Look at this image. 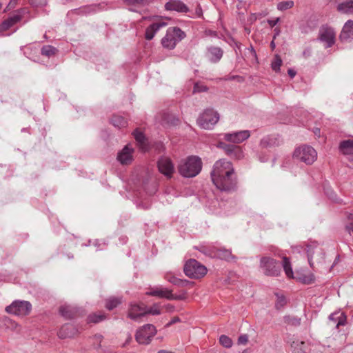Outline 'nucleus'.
<instances>
[{
    "label": "nucleus",
    "instance_id": "obj_1",
    "mask_svg": "<svg viewBox=\"0 0 353 353\" xmlns=\"http://www.w3.org/2000/svg\"><path fill=\"white\" fill-rule=\"evenodd\" d=\"M179 172L186 178H192L198 175L202 169L201 159L196 156H190L180 161Z\"/></svg>",
    "mask_w": 353,
    "mask_h": 353
},
{
    "label": "nucleus",
    "instance_id": "obj_2",
    "mask_svg": "<svg viewBox=\"0 0 353 353\" xmlns=\"http://www.w3.org/2000/svg\"><path fill=\"white\" fill-rule=\"evenodd\" d=\"M186 37V34L178 27H170L166 31L165 35L161 39V44L163 48L173 50L176 43L180 42Z\"/></svg>",
    "mask_w": 353,
    "mask_h": 353
},
{
    "label": "nucleus",
    "instance_id": "obj_3",
    "mask_svg": "<svg viewBox=\"0 0 353 353\" xmlns=\"http://www.w3.org/2000/svg\"><path fill=\"white\" fill-rule=\"evenodd\" d=\"M293 157L296 161L303 162L306 165H311L316 160L317 152L310 145H303L294 150Z\"/></svg>",
    "mask_w": 353,
    "mask_h": 353
},
{
    "label": "nucleus",
    "instance_id": "obj_4",
    "mask_svg": "<svg viewBox=\"0 0 353 353\" xmlns=\"http://www.w3.org/2000/svg\"><path fill=\"white\" fill-rule=\"evenodd\" d=\"M259 267L263 273L268 276H278L281 273V264L279 261L270 256H262Z\"/></svg>",
    "mask_w": 353,
    "mask_h": 353
},
{
    "label": "nucleus",
    "instance_id": "obj_5",
    "mask_svg": "<svg viewBox=\"0 0 353 353\" xmlns=\"http://www.w3.org/2000/svg\"><path fill=\"white\" fill-rule=\"evenodd\" d=\"M185 274L192 279H199L207 273L206 268L195 259L188 260L184 265Z\"/></svg>",
    "mask_w": 353,
    "mask_h": 353
},
{
    "label": "nucleus",
    "instance_id": "obj_6",
    "mask_svg": "<svg viewBox=\"0 0 353 353\" xmlns=\"http://www.w3.org/2000/svg\"><path fill=\"white\" fill-rule=\"evenodd\" d=\"M32 305L29 301L15 300L5 308V311L15 316H24L30 314Z\"/></svg>",
    "mask_w": 353,
    "mask_h": 353
},
{
    "label": "nucleus",
    "instance_id": "obj_7",
    "mask_svg": "<svg viewBox=\"0 0 353 353\" xmlns=\"http://www.w3.org/2000/svg\"><path fill=\"white\" fill-rule=\"evenodd\" d=\"M317 40L323 43L325 48H331L336 41L335 30L328 25L321 26L319 30Z\"/></svg>",
    "mask_w": 353,
    "mask_h": 353
},
{
    "label": "nucleus",
    "instance_id": "obj_8",
    "mask_svg": "<svg viewBox=\"0 0 353 353\" xmlns=\"http://www.w3.org/2000/svg\"><path fill=\"white\" fill-rule=\"evenodd\" d=\"M219 115L212 109L205 110L197 119L198 125L205 130H210L218 122Z\"/></svg>",
    "mask_w": 353,
    "mask_h": 353
},
{
    "label": "nucleus",
    "instance_id": "obj_9",
    "mask_svg": "<svg viewBox=\"0 0 353 353\" xmlns=\"http://www.w3.org/2000/svg\"><path fill=\"white\" fill-rule=\"evenodd\" d=\"M157 334V329L152 324H145L136 332L135 339L139 344H149Z\"/></svg>",
    "mask_w": 353,
    "mask_h": 353
},
{
    "label": "nucleus",
    "instance_id": "obj_10",
    "mask_svg": "<svg viewBox=\"0 0 353 353\" xmlns=\"http://www.w3.org/2000/svg\"><path fill=\"white\" fill-rule=\"evenodd\" d=\"M210 174L212 180H214L215 178L234 174V170L230 161L221 159L214 163Z\"/></svg>",
    "mask_w": 353,
    "mask_h": 353
},
{
    "label": "nucleus",
    "instance_id": "obj_11",
    "mask_svg": "<svg viewBox=\"0 0 353 353\" xmlns=\"http://www.w3.org/2000/svg\"><path fill=\"white\" fill-rule=\"evenodd\" d=\"M216 187L221 191L229 192L233 190L236 188V179L234 174H229V176H221L220 178H215L212 180Z\"/></svg>",
    "mask_w": 353,
    "mask_h": 353
},
{
    "label": "nucleus",
    "instance_id": "obj_12",
    "mask_svg": "<svg viewBox=\"0 0 353 353\" xmlns=\"http://www.w3.org/2000/svg\"><path fill=\"white\" fill-rule=\"evenodd\" d=\"M305 251L307 253L308 263L311 268H314V258H316L317 263H321L324 259V253L321 249H318L317 244L312 243L306 246Z\"/></svg>",
    "mask_w": 353,
    "mask_h": 353
},
{
    "label": "nucleus",
    "instance_id": "obj_13",
    "mask_svg": "<svg viewBox=\"0 0 353 353\" xmlns=\"http://www.w3.org/2000/svg\"><path fill=\"white\" fill-rule=\"evenodd\" d=\"M159 172L167 178L170 179L174 172V166L172 160L166 157H161L157 162Z\"/></svg>",
    "mask_w": 353,
    "mask_h": 353
},
{
    "label": "nucleus",
    "instance_id": "obj_14",
    "mask_svg": "<svg viewBox=\"0 0 353 353\" xmlns=\"http://www.w3.org/2000/svg\"><path fill=\"white\" fill-rule=\"evenodd\" d=\"M146 315V305L143 303L138 304L136 303H130L128 312V317L133 321H138L142 316Z\"/></svg>",
    "mask_w": 353,
    "mask_h": 353
},
{
    "label": "nucleus",
    "instance_id": "obj_15",
    "mask_svg": "<svg viewBox=\"0 0 353 353\" xmlns=\"http://www.w3.org/2000/svg\"><path fill=\"white\" fill-rule=\"evenodd\" d=\"M223 50L218 46H210L206 48L205 54L207 59L212 63H217L222 59Z\"/></svg>",
    "mask_w": 353,
    "mask_h": 353
},
{
    "label": "nucleus",
    "instance_id": "obj_16",
    "mask_svg": "<svg viewBox=\"0 0 353 353\" xmlns=\"http://www.w3.org/2000/svg\"><path fill=\"white\" fill-rule=\"evenodd\" d=\"M26 12V9L17 10V12L10 16L0 24V32L8 30L10 28L19 22L23 14Z\"/></svg>",
    "mask_w": 353,
    "mask_h": 353
},
{
    "label": "nucleus",
    "instance_id": "obj_17",
    "mask_svg": "<svg viewBox=\"0 0 353 353\" xmlns=\"http://www.w3.org/2000/svg\"><path fill=\"white\" fill-rule=\"evenodd\" d=\"M250 136V132L249 130H241L231 133H226L224 134V139L229 142L239 143L248 139Z\"/></svg>",
    "mask_w": 353,
    "mask_h": 353
},
{
    "label": "nucleus",
    "instance_id": "obj_18",
    "mask_svg": "<svg viewBox=\"0 0 353 353\" xmlns=\"http://www.w3.org/2000/svg\"><path fill=\"white\" fill-rule=\"evenodd\" d=\"M339 39L343 43L351 42L353 40V20H347L343 26L339 34Z\"/></svg>",
    "mask_w": 353,
    "mask_h": 353
},
{
    "label": "nucleus",
    "instance_id": "obj_19",
    "mask_svg": "<svg viewBox=\"0 0 353 353\" xmlns=\"http://www.w3.org/2000/svg\"><path fill=\"white\" fill-rule=\"evenodd\" d=\"M219 147L222 148L227 154L232 157L241 159L243 157V152L241 149L236 145L221 142L219 144Z\"/></svg>",
    "mask_w": 353,
    "mask_h": 353
},
{
    "label": "nucleus",
    "instance_id": "obj_20",
    "mask_svg": "<svg viewBox=\"0 0 353 353\" xmlns=\"http://www.w3.org/2000/svg\"><path fill=\"white\" fill-rule=\"evenodd\" d=\"M134 150L128 145H125L117 154V160L122 165H128L132 161Z\"/></svg>",
    "mask_w": 353,
    "mask_h": 353
},
{
    "label": "nucleus",
    "instance_id": "obj_21",
    "mask_svg": "<svg viewBox=\"0 0 353 353\" xmlns=\"http://www.w3.org/2000/svg\"><path fill=\"white\" fill-rule=\"evenodd\" d=\"M59 312L65 319H72L79 316V310L76 307L68 305L61 306Z\"/></svg>",
    "mask_w": 353,
    "mask_h": 353
},
{
    "label": "nucleus",
    "instance_id": "obj_22",
    "mask_svg": "<svg viewBox=\"0 0 353 353\" xmlns=\"http://www.w3.org/2000/svg\"><path fill=\"white\" fill-rule=\"evenodd\" d=\"M78 332L77 329L72 324L63 325L57 333L59 338L63 339L74 336Z\"/></svg>",
    "mask_w": 353,
    "mask_h": 353
},
{
    "label": "nucleus",
    "instance_id": "obj_23",
    "mask_svg": "<svg viewBox=\"0 0 353 353\" xmlns=\"http://www.w3.org/2000/svg\"><path fill=\"white\" fill-rule=\"evenodd\" d=\"M167 26V23L159 21L157 22H154L151 25H150L145 30V38L147 40H151L154 38L156 33L162 28H164Z\"/></svg>",
    "mask_w": 353,
    "mask_h": 353
},
{
    "label": "nucleus",
    "instance_id": "obj_24",
    "mask_svg": "<svg viewBox=\"0 0 353 353\" xmlns=\"http://www.w3.org/2000/svg\"><path fill=\"white\" fill-rule=\"evenodd\" d=\"M167 10L176 11L179 12H188L189 9L188 6L179 0H170L165 5Z\"/></svg>",
    "mask_w": 353,
    "mask_h": 353
},
{
    "label": "nucleus",
    "instance_id": "obj_25",
    "mask_svg": "<svg viewBox=\"0 0 353 353\" xmlns=\"http://www.w3.org/2000/svg\"><path fill=\"white\" fill-rule=\"evenodd\" d=\"M213 256L217 259L225 260L226 261H230L233 259H236V257L232 255L230 250L225 248H214L212 250Z\"/></svg>",
    "mask_w": 353,
    "mask_h": 353
},
{
    "label": "nucleus",
    "instance_id": "obj_26",
    "mask_svg": "<svg viewBox=\"0 0 353 353\" xmlns=\"http://www.w3.org/2000/svg\"><path fill=\"white\" fill-rule=\"evenodd\" d=\"M171 292L172 290H168V288L157 287L152 288L150 291L147 292L146 294L149 296H158L160 298H165L170 300Z\"/></svg>",
    "mask_w": 353,
    "mask_h": 353
},
{
    "label": "nucleus",
    "instance_id": "obj_27",
    "mask_svg": "<svg viewBox=\"0 0 353 353\" xmlns=\"http://www.w3.org/2000/svg\"><path fill=\"white\" fill-rule=\"evenodd\" d=\"M336 9L342 14H353V0L338 3Z\"/></svg>",
    "mask_w": 353,
    "mask_h": 353
},
{
    "label": "nucleus",
    "instance_id": "obj_28",
    "mask_svg": "<svg viewBox=\"0 0 353 353\" xmlns=\"http://www.w3.org/2000/svg\"><path fill=\"white\" fill-rule=\"evenodd\" d=\"M165 279L170 283L179 287L186 286L190 283L188 280L177 278L175 275L170 272L166 273L165 274Z\"/></svg>",
    "mask_w": 353,
    "mask_h": 353
},
{
    "label": "nucleus",
    "instance_id": "obj_29",
    "mask_svg": "<svg viewBox=\"0 0 353 353\" xmlns=\"http://www.w3.org/2000/svg\"><path fill=\"white\" fill-rule=\"evenodd\" d=\"M291 347L294 353H309V345L304 341H293Z\"/></svg>",
    "mask_w": 353,
    "mask_h": 353
},
{
    "label": "nucleus",
    "instance_id": "obj_30",
    "mask_svg": "<svg viewBox=\"0 0 353 353\" xmlns=\"http://www.w3.org/2000/svg\"><path fill=\"white\" fill-rule=\"evenodd\" d=\"M339 150L344 154H353V139L341 141L339 145Z\"/></svg>",
    "mask_w": 353,
    "mask_h": 353
},
{
    "label": "nucleus",
    "instance_id": "obj_31",
    "mask_svg": "<svg viewBox=\"0 0 353 353\" xmlns=\"http://www.w3.org/2000/svg\"><path fill=\"white\" fill-rule=\"evenodd\" d=\"M134 137L137 142L139 143V147L141 148L143 151H145L148 148L146 139L144 134L139 131L138 130H134L133 132Z\"/></svg>",
    "mask_w": 353,
    "mask_h": 353
},
{
    "label": "nucleus",
    "instance_id": "obj_32",
    "mask_svg": "<svg viewBox=\"0 0 353 353\" xmlns=\"http://www.w3.org/2000/svg\"><path fill=\"white\" fill-rule=\"evenodd\" d=\"M110 122L114 127L118 128H125L128 125L127 120L122 116L119 115H114L112 117Z\"/></svg>",
    "mask_w": 353,
    "mask_h": 353
},
{
    "label": "nucleus",
    "instance_id": "obj_33",
    "mask_svg": "<svg viewBox=\"0 0 353 353\" xmlns=\"http://www.w3.org/2000/svg\"><path fill=\"white\" fill-rule=\"evenodd\" d=\"M122 302V298L121 297H115V296H111L106 299L105 301V307L108 310H112L115 307H117L119 304H121Z\"/></svg>",
    "mask_w": 353,
    "mask_h": 353
},
{
    "label": "nucleus",
    "instance_id": "obj_34",
    "mask_svg": "<svg viewBox=\"0 0 353 353\" xmlns=\"http://www.w3.org/2000/svg\"><path fill=\"white\" fill-rule=\"evenodd\" d=\"M283 321L288 325L299 326L301 324V318L292 315H285L283 316Z\"/></svg>",
    "mask_w": 353,
    "mask_h": 353
},
{
    "label": "nucleus",
    "instance_id": "obj_35",
    "mask_svg": "<svg viewBox=\"0 0 353 353\" xmlns=\"http://www.w3.org/2000/svg\"><path fill=\"white\" fill-rule=\"evenodd\" d=\"M329 319L334 321V323H336V327H339L340 325H343L345 324V316L342 313H334L331 314L329 316Z\"/></svg>",
    "mask_w": 353,
    "mask_h": 353
},
{
    "label": "nucleus",
    "instance_id": "obj_36",
    "mask_svg": "<svg viewBox=\"0 0 353 353\" xmlns=\"http://www.w3.org/2000/svg\"><path fill=\"white\" fill-rule=\"evenodd\" d=\"M282 265H283V270H284L285 273L287 275V276L289 278H292L293 277V271H292V268L291 266L290 259L288 257L285 256L283 258Z\"/></svg>",
    "mask_w": 353,
    "mask_h": 353
},
{
    "label": "nucleus",
    "instance_id": "obj_37",
    "mask_svg": "<svg viewBox=\"0 0 353 353\" xmlns=\"http://www.w3.org/2000/svg\"><path fill=\"white\" fill-rule=\"evenodd\" d=\"M57 49L52 46H44L42 47L41 50V53L42 55L50 57L54 55L57 52Z\"/></svg>",
    "mask_w": 353,
    "mask_h": 353
},
{
    "label": "nucleus",
    "instance_id": "obj_38",
    "mask_svg": "<svg viewBox=\"0 0 353 353\" xmlns=\"http://www.w3.org/2000/svg\"><path fill=\"white\" fill-rule=\"evenodd\" d=\"M105 318L106 316L102 313L92 314L88 316V321L89 323H97L103 321Z\"/></svg>",
    "mask_w": 353,
    "mask_h": 353
},
{
    "label": "nucleus",
    "instance_id": "obj_39",
    "mask_svg": "<svg viewBox=\"0 0 353 353\" xmlns=\"http://www.w3.org/2000/svg\"><path fill=\"white\" fill-rule=\"evenodd\" d=\"M294 5L293 1H281L277 4V9L280 11H285L292 8Z\"/></svg>",
    "mask_w": 353,
    "mask_h": 353
},
{
    "label": "nucleus",
    "instance_id": "obj_40",
    "mask_svg": "<svg viewBox=\"0 0 353 353\" xmlns=\"http://www.w3.org/2000/svg\"><path fill=\"white\" fill-rule=\"evenodd\" d=\"M220 343L226 348H230L232 345V339L226 335H221L219 337Z\"/></svg>",
    "mask_w": 353,
    "mask_h": 353
},
{
    "label": "nucleus",
    "instance_id": "obj_41",
    "mask_svg": "<svg viewBox=\"0 0 353 353\" xmlns=\"http://www.w3.org/2000/svg\"><path fill=\"white\" fill-rule=\"evenodd\" d=\"M0 321H1L6 326L8 327H12V328H16L18 326V324L11 319L8 316H3L0 318Z\"/></svg>",
    "mask_w": 353,
    "mask_h": 353
},
{
    "label": "nucleus",
    "instance_id": "obj_42",
    "mask_svg": "<svg viewBox=\"0 0 353 353\" xmlns=\"http://www.w3.org/2000/svg\"><path fill=\"white\" fill-rule=\"evenodd\" d=\"M277 299L275 303V307L276 309L279 310L283 307L286 304V300L283 295H279L276 294Z\"/></svg>",
    "mask_w": 353,
    "mask_h": 353
},
{
    "label": "nucleus",
    "instance_id": "obj_43",
    "mask_svg": "<svg viewBox=\"0 0 353 353\" xmlns=\"http://www.w3.org/2000/svg\"><path fill=\"white\" fill-rule=\"evenodd\" d=\"M161 314L158 304H154L152 307L146 306V314L158 315Z\"/></svg>",
    "mask_w": 353,
    "mask_h": 353
},
{
    "label": "nucleus",
    "instance_id": "obj_44",
    "mask_svg": "<svg viewBox=\"0 0 353 353\" xmlns=\"http://www.w3.org/2000/svg\"><path fill=\"white\" fill-rule=\"evenodd\" d=\"M208 90V87L202 83L197 82L194 85L193 92H207Z\"/></svg>",
    "mask_w": 353,
    "mask_h": 353
},
{
    "label": "nucleus",
    "instance_id": "obj_45",
    "mask_svg": "<svg viewBox=\"0 0 353 353\" xmlns=\"http://www.w3.org/2000/svg\"><path fill=\"white\" fill-rule=\"evenodd\" d=\"M281 63H282L281 59L279 57H276L275 60L272 63V70H274L275 72L279 71L280 70Z\"/></svg>",
    "mask_w": 353,
    "mask_h": 353
},
{
    "label": "nucleus",
    "instance_id": "obj_46",
    "mask_svg": "<svg viewBox=\"0 0 353 353\" xmlns=\"http://www.w3.org/2000/svg\"><path fill=\"white\" fill-rule=\"evenodd\" d=\"M302 282L305 284H311L314 281V276L312 274L303 276L302 277Z\"/></svg>",
    "mask_w": 353,
    "mask_h": 353
},
{
    "label": "nucleus",
    "instance_id": "obj_47",
    "mask_svg": "<svg viewBox=\"0 0 353 353\" xmlns=\"http://www.w3.org/2000/svg\"><path fill=\"white\" fill-rule=\"evenodd\" d=\"M30 3L33 6H44L46 5V0H30Z\"/></svg>",
    "mask_w": 353,
    "mask_h": 353
},
{
    "label": "nucleus",
    "instance_id": "obj_48",
    "mask_svg": "<svg viewBox=\"0 0 353 353\" xmlns=\"http://www.w3.org/2000/svg\"><path fill=\"white\" fill-rule=\"evenodd\" d=\"M248 341V334H241L239 336L238 339V344L239 345H245Z\"/></svg>",
    "mask_w": 353,
    "mask_h": 353
},
{
    "label": "nucleus",
    "instance_id": "obj_49",
    "mask_svg": "<svg viewBox=\"0 0 353 353\" xmlns=\"http://www.w3.org/2000/svg\"><path fill=\"white\" fill-rule=\"evenodd\" d=\"M103 339V336L101 334H96L93 337L94 343H97V345L95 346V348H99L101 347V343Z\"/></svg>",
    "mask_w": 353,
    "mask_h": 353
},
{
    "label": "nucleus",
    "instance_id": "obj_50",
    "mask_svg": "<svg viewBox=\"0 0 353 353\" xmlns=\"http://www.w3.org/2000/svg\"><path fill=\"white\" fill-rule=\"evenodd\" d=\"M186 299V294L183 293L179 295H174L172 294V292H171V295L170 297V300H184Z\"/></svg>",
    "mask_w": 353,
    "mask_h": 353
},
{
    "label": "nucleus",
    "instance_id": "obj_51",
    "mask_svg": "<svg viewBox=\"0 0 353 353\" xmlns=\"http://www.w3.org/2000/svg\"><path fill=\"white\" fill-rule=\"evenodd\" d=\"M349 219L351 220L352 222H351L350 223L347 224L346 225L345 228H346V230L348 232V233L350 234H351L352 233L353 234V214H351L349 216Z\"/></svg>",
    "mask_w": 353,
    "mask_h": 353
},
{
    "label": "nucleus",
    "instance_id": "obj_52",
    "mask_svg": "<svg viewBox=\"0 0 353 353\" xmlns=\"http://www.w3.org/2000/svg\"><path fill=\"white\" fill-rule=\"evenodd\" d=\"M151 205V202L150 201H141L138 205L137 206L139 208H141L144 210H147V209H149Z\"/></svg>",
    "mask_w": 353,
    "mask_h": 353
},
{
    "label": "nucleus",
    "instance_id": "obj_53",
    "mask_svg": "<svg viewBox=\"0 0 353 353\" xmlns=\"http://www.w3.org/2000/svg\"><path fill=\"white\" fill-rule=\"evenodd\" d=\"M270 144H271V143H270V137L264 138L261 141V145L263 147H268Z\"/></svg>",
    "mask_w": 353,
    "mask_h": 353
},
{
    "label": "nucleus",
    "instance_id": "obj_54",
    "mask_svg": "<svg viewBox=\"0 0 353 353\" xmlns=\"http://www.w3.org/2000/svg\"><path fill=\"white\" fill-rule=\"evenodd\" d=\"M326 194L328 195L330 199L334 201L335 202H339V201L336 199V195L333 191H327L326 192Z\"/></svg>",
    "mask_w": 353,
    "mask_h": 353
},
{
    "label": "nucleus",
    "instance_id": "obj_55",
    "mask_svg": "<svg viewBox=\"0 0 353 353\" xmlns=\"http://www.w3.org/2000/svg\"><path fill=\"white\" fill-rule=\"evenodd\" d=\"M279 18H276L274 19H269L268 20V23L270 25V26L272 28L279 23Z\"/></svg>",
    "mask_w": 353,
    "mask_h": 353
},
{
    "label": "nucleus",
    "instance_id": "obj_56",
    "mask_svg": "<svg viewBox=\"0 0 353 353\" xmlns=\"http://www.w3.org/2000/svg\"><path fill=\"white\" fill-rule=\"evenodd\" d=\"M130 1L132 3L143 5L147 3L148 0H130Z\"/></svg>",
    "mask_w": 353,
    "mask_h": 353
},
{
    "label": "nucleus",
    "instance_id": "obj_57",
    "mask_svg": "<svg viewBox=\"0 0 353 353\" xmlns=\"http://www.w3.org/2000/svg\"><path fill=\"white\" fill-rule=\"evenodd\" d=\"M288 74L290 75V77L291 78L294 77H295V75H296V71H294V70H292V69H289V70H288Z\"/></svg>",
    "mask_w": 353,
    "mask_h": 353
},
{
    "label": "nucleus",
    "instance_id": "obj_58",
    "mask_svg": "<svg viewBox=\"0 0 353 353\" xmlns=\"http://www.w3.org/2000/svg\"><path fill=\"white\" fill-rule=\"evenodd\" d=\"M16 3L17 2L15 0H10L8 6H10V8H14Z\"/></svg>",
    "mask_w": 353,
    "mask_h": 353
},
{
    "label": "nucleus",
    "instance_id": "obj_59",
    "mask_svg": "<svg viewBox=\"0 0 353 353\" xmlns=\"http://www.w3.org/2000/svg\"><path fill=\"white\" fill-rule=\"evenodd\" d=\"M178 321H179V319L178 317H175L173 319H172V321L168 324V325H172Z\"/></svg>",
    "mask_w": 353,
    "mask_h": 353
},
{
    "label": "nucleus",
    "instance_id": "obj_60",
    "mask_svg": "<svg viewBox=\"0 0 353 353\" xmlns=\"http://www.w3.org/2000/svg\"><path fill=\"white\" fill-rule=\"evenodd\" d=\"M320 129L319 128H315V130H314V132L316 135L317 136H320Z\"/></svg>",
    "mask_w": 353,
    "mask_h": 353
},
{
    "label": "nucleus",
    "instance_id": "obj_61",
    "mask_svg": "<svg viewBox=\"0 0 353 353\" xmlns=\"http://www.w3.org/2000/svg\"><path fill=\"white\" fill-rule=\"evenodd\" d=\"M310 50H309V49L303 51V55L305 57L310 55Z\"/></svg>",
    "mask_w": 353,
    "mask_h": 353
},
{
    "label": "nucleus",
    "instance_id": "obj_62",
    "mask_svg": "<svg viewBox=\"0 0 353 353\" xmlns=\"http://www.w3.org/2000/svg\"><path fill=\"white\" fill-rule=\"evenodd\" d=\"M157 353H173V352H171V351H168V350H161Z\"/></svg>",
    "mask_w": 353,
    "mask_h": 353
},
{
    "label": "nucleus",
    "instance_id": "obj_63",
    "mask_svg": "<svg viewBox=\"0 0 353 353\" xmlns=\"http://www.w3.org/2000/svg\"><path fill=\"white\" fill-rule=\"evenodd\" d=\"M274 32H275V35L274 36V39H275V38H276V35H279V34L280 31H279V30L278 28H275V29H274Z\"/></svg>",
    "mask_w": 353,
    "mask_h": 353
},
{
    "label": "nucleus",
    "instance_id": "obj_64",
    "mask_svg": "<svg viewBox=\"0 0 353 353\" xmlns=\"http://www.w3.org/2000/svg\"><path fill=\"white\" fill-rule=\"evenodd\" d=\"M339 259V256H337L336 257L335 261H334V263L332 264V267H333L334 265H335V264L338 262Z\"/></svg>",
    "mask_w": 353,
    "mask_h": 353
}]
</instances>
